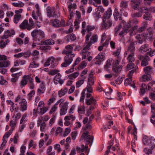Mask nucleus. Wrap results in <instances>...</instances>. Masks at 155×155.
<instances>
[{
  "label": "nucleus",
  "instance_id": "obj_1",
  "mask_svg": "<svg viewBox=\"0 0 155 155\" xmlns=\"http://www.w3.org/2000/svg\"><path fill=\"white\" fill-rule=\"evenodd\" d=\"M81 138L84 139V140L86 143V145L85 146L84 144H82L81 146V150L82 152L84 151H87L88 148L87 145L89 144L90 146L92 145L93 140V136L88 135V132L86 131L84 133L82 136Z\"/></svg>",
  "mask_w": 155,
  "mask_h": 155
},
{
  "label": "nucleus",
  "instance_id": "obj_2",
  "mask_svg": "<svg viewBox=\"0 0 155 155\" xmlns=\"http://www.w3.org/2000/svg\"><path fill=\"white\" fill-rule=\"evenodd\" d=\"M44 32L40 29H34L31 32L32 39L35 41H40L45 38Z\"/></svg>",
  "mask_w": 155,
  "mask_h": 155
},
{
  "label": "nucleus",
  "instance_id": "obj_3",
  "mask_svg": "<svg viewBox=\"0 0 155 155\" xmlns=\"http://www.w3.org/2000/svg\"><path fill=\"white\" fill-rule=\"evenodd\" d=\"M130 2L131 6L135 10H138L140 12L143 13L144 10H148V8L145 6L139 7L142 0H129Z\"/></svg>",
  "mask_w": 155,
  "mask_h": 155
},
{
  "label": "nucleus",
  "instance_id": "obj_4",
  "mask_svg": "<svg viewBox=\"0 0 155 155\" xmlns=\"http://www.w3.org/2000/svg\"><path fill=\"white\" fill-rule=\"evenodd\" d=\"M75 55L74 54H66L64 58V61L61 64V66L62 67H66L69 66L72 63Z\"/></svg>",
  "mask_w": 155,
  "mask_h": 155
},
{
  "label": "nucleus",
  "instance_id": "obj_5",
  "mask_svg": "<svg viewBox=\"0 0 155 155\" xmlns=\"http://www.w3.org/2000/svg\"><path fill=\"white\" fill-rule=\"evenodd\" d=\"M95 28V26L86 24V22L85 21H84L82 23L81 33L83 35H84L86 31L89 32V31L94 30Z\"/></svg>",
  "mask_w": 155,
  "mask_h": 155
},
{
  "label": "nucleus",
  "instance_id": "obj_6",
  "mask_svg": "<svg viewBox=\"0 0 155 155\" xmlns=\"http://www.w3.org/2000/svg\"><path fill=\"white\" fill-rule=\"evenodd\" d=\"M122 22L123 25L124 24H126V28H130L131 30V31H132L133 32L138 28L137 25H135L132 27H131L132 24H136L138 22V20L137 19H134L131 20H129L127 23L124 20H123Z\"/></svg>",
  "mask_w": 155,
  "mask_h": 155
},
{
  "label": "nucleus",
  "instance_id": "obj_7",
  "mask_svg": "<svg viewBox=\"0 0 155 155\" xmlns=\"http://www.w3.org/2000/svg\"><path fill=\"white\" fill-rule=\"evenodd\" d=\"M142 142L144 145L149 146V148H150L152 149L154 148L155 147L154 143L152 142L150 138L147 136H143Z\"/></svg>",
  "mask_w": 155,
  "mask_h": 155
},
{
  "label": "nucleus",
  "instance_id": "obj_8",
  "mask_svg": "<svg viewBox=\"0 0 155 155\" xmlns=\"http://www.w3.org/2000/svg\"><path fill=\"white\" fill-rule=\"evenodd\" d=\"M86 104L87 105L91 106L89 109L91 110L96 107L97 100L94 97H91L89 98H86Z\"/></svg>",
  "mask_w": 155,
  "mask_h": 155
},
{
  "label": "nucleus",
  "instance_id": "obj_9",
  "mask_svg": "<svg viewBox=\"0 0 155 155\" xmlns=\"http://www.w3.org/2000/svg\"><path fill=\"white\" fill-rule=\"evenodd\" d=\"M55 58L53 56L49 57L44 64V66L46 67L51 64L50 67L51 68H55L58 65V64L55 62Z\"/></svg>",
  "mask_w": 155,
  "mask_h": 155
},
{
  "label": "nucleus",
  "instance_id": "obj_10",
  "mask_svg": "<svg viewBox=\"0 0 155 155\" xmlns=\"http://www.w3.org/2000/svg\"><path fill=\"white\" fill-rule=\"evenodd\" d=\"M112 24V20L110 19L103 18V22L101 24V29H107L111 27Z\"/></svg>",
  "mask_w": 155,
  "mask_h": 155
},
{
  "label": "nucleus",
  "instance_id": "obj_11",
  "mask_svg": "<svg viewBox=\"0 0 155 155\" xmlns=\"http://www.w3.org/2000/svg\"><path fill=\"white\" fill-rule=\"evenodd\" d=\"M105 56V53L104 52H100L94 59L95 61V63L96 64H100L101 62L104 60Z\"/></svg>",
  "mask_w": 155,
  "mask_h": 155
},
{
  "label": "nucleus",
  "instance_id": "obj_12",
  "mask_svg": "<svg viewBox=\"0 0 155 155\" xmlns=\"http://www.w3.org/2000/svg\"><path fill=\"white\" fill-rule=\"evenodd\" d=\"M58 104H59L60 108H62L68 110V105L69 102L68 101H65V100L62 98L58 101Z\"/></svg>",
  "mask_w": 155,
  "mask_h": 155
},
{
  "label": "nucleus",
  "instance_id": "obj_13",
  "mask_svg": "<svg viewBox=\"0 0 155 155\" xmlns=\"http://www.w3.org/2000/svg\"><path fill=\"white\" fill-rule=\"evenodd\" d=\"M138 59L142 61L141 65L142 66H145L148 64V61L150 60L149 57L148 56H144L142 55H138Z\"/></svg>",
  "mask_w": 155,
  "mask_h": 155
},
{
  "label": "nucleus",
  "instance_id": "obj_14",
  "mask_svg": "<svg viewBox=\"0 0 155 155\" xmlns=\"http://www.w3.org/2000/svg\"><path fill=\"white\" fill-rule=\"evenodd\" d=\"M19 104L20 109L21 111L23 112L27 110V102L25 99H22L19 102Z\"/></svg>",
  "mask_w": 155,
  "mask_h": 155
},
{
  "label": "nucleus",
  "instance_id": "obj_15",
  "mask_svg": "<svg viewBox=\"0 0 155 155\" xmlns=\"http://www.w3.org/2000/svg\"><path fill=\"white\" fill-rule=\"evenodd\" d=\"M119 62L120 61L118 60H116L113 63V70L115 73H119L122 69V66L118 65Z\"/></svg>",
  "mask_w": 155,
  "mask_h": 155
},
{
  "label": "nucleus",
  "instance_id": "obj_16",
  "mask_svg": "<svg viewBox=\"0 0 155 155\" xmlns=\"http://www.w3.org/2000/svg\"><path fill=\"white\" fill-rule=\"evenodd\" d=\"M124 56L125 57L127 56V60L128 63H133L135 61L134 53H130L128 51H126L124 53Z\"/></svg>",
  "mask_w": 155,
  "mask_h": 155
},
{
  "label": "nucleus",
  "instance_id": "obj_17",
  "mask_svg": "<svg viewBox=\"0 0 155 155\" xmlns=\"http://www.w3.org/2000/svg\"><path fill=\"white\" fill-rule=\"evenodd\" d=\"M15 34V32L13 29L7 30L4 32V35L2 36V39H6L9 37Z\"/></svg>",
  "mask_w": 155,
  "mask_h": 155
},
{
  "label": "nucleus",
  "instance_id": "obj_18",
  "mask_svg": "<svg viewBox=\"0 0 155 155\" xmlns=\"http://www.w3.org/2000/svg\"><path fill=\"white\" fill-rule=\"evenodd\" d=\"M91 35V33H88L86 36V40L85 42V47L84 48L83 50L88 51L90 48V47L92 44L89 42V38Z\"/></svg>",
  "mask_w": 155,
  "mask_h": 155
},
{
  "label": "nucleus",
  "instance_id": "obj_19",
  "mask_svg": "<svg viewBox=\"0 0 155 155\" xmlns=\"http://www.w3.org/2000/svg\"><path fill=\"white\" fill-rule=\"evenodd\" d=\"M124 29L120 31L118 34L120 37H123L127 33L129 32L131 35L133 34V31L130 28H126V24L124 25Z\"/></svg>",
  "mask_w": 155,
  "mask_h": 155
},
{
  "label": "nucleus",
  "instance_id": "obj_20",
  "mask_svg": "<svg viewBox=\"0 0 155 155\" xmlns=\"http://www.w3.org/2000/svg\"><path fill=\"white\" fill-rule=\"evenodd\" d=\"M31 74L24 75L22 77V79L21 81L19 84L21 88H23L27 84L28 79L30 78Z\"/></svg>",
  "mask_w": 155,
  "mask_h": 155
},
{
  "label": "nucleus",
  "instance_id": "obj_21",
  "mask_svg": "<svg viewBox=\"0 0 155 155\" xmlns=\"http://www.w3.org/2000/svg\"><path fill=\"white\" fill-rule=\"evenodd\" d=\"M45 83L44 81H42L41 84L39 85V88L37 89L38 94L40 95L41 94L44 93L45 91Z\"/></svg>",
  "mask_w": 155,
  "mask_h": 155
},
{
  "label": "nucleus",
  "instance_id": "obj_22",
  "mask_svg": "<svg viewBox=\"0 0 155 155\" xmlns=\"http://www.w3.org/2000/svg\"><path fill=\"white\" fill-rule=\"evenodd\" d=\"M74 46V45L73 44L67 45L65 47V49L62 52L63 54H73L72 49Z\"/></svg>",
  "mask_w": 155,
  "mask_h": 155
},
{
  "label": "nucleus",
  "instance_id": "obj_23",
  "mask_svg": "<svg viewBox=\"0 0 155 155\" xmlns=\"http://www.w3.org/2000/svg\"><path fill=\"white\" fill-rule=\"evenodd\" d=\"M42 119H40L39 118L37 120V126L40 127V131L41 132L45 131L46 127V124L45 122L42 120Z\"/></svg>",
  "mask_w": 155,
  "mask_h": 155
},
{
  "label": "nucleus",
  "instance_id": "obj_24",
  "mask_svg": "<svg viewBox=\"0 0 155 155\" xmlns=\"http://www.w3.org/2000/svg\"><path fill=\"white\" fill-rule=\"evenodd\" d=\"M61 74L59 73H57L54 78V83L57 84L59 83L61 84H62L64 82V81L61 79Z\"/></svg>",
  "mask_w": 155,
  "mask_h": 155
},
{
  "label": "nucleus",
  "instance_id": "obj_25",
  "mask_svg": "<svg viewBox=\"0 0 155 155\" xmlns=\"http://www.w3.org/2000/svg\"><path fill=\"white\" fill-rule=\"evenodd\" d=\"M29 26L28 20L25 19L19 25V27L21 29H26L29 31L31 30Z\"/></svg>",
  "mask_w": 155,
  "mask_h": 155
},
{
  "label": "nucleus",
  "instance_id": "obj_26",
  "mask_svg": "<svg viewBox=\"0 0 155 155\" xmlns=\"http://www.w3.org/2000/svg\"><path fill=\"white\" fill-rule=\"evenodd\" d=\"M124 85L126 86L130 85V86L134 88H136L135 83L134 81H132V77H129L125 80Z\"/></svg>",
  "mask_w": 155,
  "mask_h": 155
},
{
  "label": "nucleus",
  "instance_id": "obj_27",
  "mask_svg": "<svg viewBox=\"0 0 155 155\" xmlns=\"http://www.w3.org/2000/svg\"><path fill=\"white\" fill-rule=\"evenodd\" d=\"M81 61L80 58H78L75 60L74 63L72 65V68L66 71V72L68 74L70 73L73 72L74 71V67L77 65Z\"/></svg>",
  "mask_w": 155,
  "mask_h": 155
},
{
  "label": "nucleus",
  "instance_id": "obj_28",
  "mask_svg": "<svg viewBox=\"0 0 155 155\" xmlns=\"http://www.w3.org/2000/svg\"><path fill=\"white\" fill-rule=\"evenodd\" d=\"M47 16L49 18L53 17L55 18L56 17V15L55 14L54 10L51 9L50 7H48L47 10Z\"/></svg>",
  "mask_w": 155,
  "mask_h": 155
},
{
  "label": "nucleus",
  "instance_id": "obj_29",
  "mask_svg": "<svg viewBox=\"0 0 155 155\" xmlns=\"http://www.w3.org/2000/svg\"><path fill=\"white\" fill-rule=\"evenodd\" d=\"M151 79L150 74H145L143 75L140 80L142 82L150 81Z\"/></svg>",
  "mask_w": 155,
  "mask_h": 155
},
{
  "label": "nucleus",
  "instance_id": "obj_30",
  "mask_svg": "<svg viewBox=\"0 0 155 155\" xmlns=\"http://www.w3.org/2000/svg\"><path fill=\"white\" fill-rule=\"evenodd\" d=\"M50 23L53 26L55 27H60L61 25L60 21L57 19L51 20Z\"/></svg>",
  "mask_w": 155,
  "mask_h": 155
},
{
  "label": "nucleus",
  "instance_id": "obj_31",
  "mask_svg": "<svg viewBox=\"0 0 155 155\" xmlns=\"http://www.w3.org/2000/svg\"><path fill=\"white\" fill-rule=\"evenodd\" d=\"M108 89L109 91H107L105 90H103L100 85H99L97 88V90L101 92L103 91L105 93L106 95L108 96L110 95L111 93L112 92V90L110 87H109Z\"/></svg>",
  "mask_w": 155,
  "mask_h": 155
},
{
  "label": "nucleus",
  "instance_id": "obj_32",
  "mask_svg": "<svg viewBox=\"0 0 155 155\" xmlns=\"http://www.w3.org/2000/svg\"><path fill=\"white\" fill-rule=\"evenodd\" d=\"M10 64V62L9 60H5L0 61V68H6Z\"/></svg>",
  "mask_w": 155,
  "mask_h": 155
},
{
  "label": "nucleus",
  "instance_id": "obj_33",
  "mask_svg": "<svg viewBox=\"0 0 155 155\" xmlns=\"http://www.w3.org/2000/svg\"><path fill=\"white\" fill-rule=\"evenodd\" d=\"M28 81L29 88L31 89H33L34 88L35 85L34 84L33 77L31 75L30 78L28 79Z\"/></svg>",
  "mask_w": 155,
  "mask_h": 155
},
{
  "label": "nucleus",
  "instance_id": "obj_34",
  "mask_svg": "<svg viewBox=\"0 0 155 155\" xmlns=\"http://www.w3.org/2000/svg\"><path fill=\"white\" fill-rule=\"evenodd\" d=\"M68 89L67 88L61 89L58 92V95L59 97H61L64 95L68 92Z\"/></svg>",
  "mask_w": 155,
  "mask_h": 155
},
{
  "label": "nucleus",
  "instance_id": "obj_35",
  "mask_svg": "<svg viewBox=\"0 0 155 155\" xmlns=\"http://www.w3.org/2000/svg\"><path fill=\"white\" fill-rule=\"evenodd\" d=\"M112 15V11L110 9H108L104 14L103 18L109 19Z\"/></svg>",
  "mask_w": 155,
  "mask_h": 155
},
{
  "label": "nucleus",
  "instance_id": "obj_36",
  "mask_svg": "<svg viewBox=\"0 0 155 155\" xmlns=\"http://www.w3.org/2000/svg\"><path fill=\"white\" fill-rule=\"evenodd\" d=\"M36 13L37 15H36L35 12L33 11L32 12V16L34 19L37 20L38 19V17L40 16L41 15L40 9L37 10Z\"/></svg>",
  "mask_w": 155,
  "mask_h": 155
},
{
  "label": "nucleus",
  "instance_id": "obj_37",
  "mask_svg": "<svg viewBox=\"0 0 155 155\" xmlns=\"http://www.w3.org/2000/svg\"><path fill=\"white\" fill-rule=\"evenodd\" d=\"M66 38L68 42L74 41L76 38L75 35L73 34L67 35L66 36Z\"/></svg>",
  "mask_w": 155,
  "mask_h": 155
},
{
  "label": "nucleus",
  "instance_id": "obj_38",
  "mask_svg": "<svg viewBox=\"0 0 155 155\" xmlns=\"http://www.w3.org/2000/svg\"><path fill=\"white\" fill-rule=\"evenodd\" d=\"M113 15L116 21H117L118 20H122V15L119 14L117 10L115 11L113 14Z\"/></svg>",
  "mask_w": 155,
  "mask_h": 155
},
{
  "label": "nucleus",
  "instance_id": "obj_39",
  "mask_svg": "<svg viewBox=\"0 0 155 155\" xmlns=\"http://www.w3.org/2000/svg\"><path fill=\"white\" fill-rule=\"evenodd\" d=\"M81 54L82 56V59H85L90 54V52L87 51L82 50L81 52Z\"/></svg>",
  "mask_w": 155,
  "mask_h": 155
},
{
  "label": "nucleus",
  "instance_id": "obj_40",
  "mask_svg": "<svg viewBox=\"0 0 155 155\" xmlns=\"http://www.w3.org/2000/svg\"><path fill=\"white\" fill-rule=\"evenodd\" d=\"M148 50V45L147 44L143 45L139 49L140 51L142 53L146 52Z\"/></svg>",
  "mask_w": 155,
  "mask_h": 155
},
{
  "label": "nucleus",
  "instance_id": "obj_41",
  "mask_svg": "<svg viewBox=\"0 0 155 155\" xmlns=\"http://www.w3.org/2000/svg\"><path fill=\"white\" fill-rule=\"evenodd\" d=\"M143 71L146 74H150L153 73V68L150 66H147L144 68Z\"/></svg>",
  "mask_w": 155,
  "mask_h": 155
},
{
  "label": "nucleus",
  "instance_id": "obj_42",
  "mask_svg": "<svg viewBox=\"0 0 155 155\" xmlns=\"http://www.w3.org/2000/svg\"><path fill=\"white\" fill-rule=\"evenodd\" d=\"M77 7L76 4L75 3H71L70 5H69L68 7V9L71 13L70 15H72L73 14L72 11H71V9H75Z\"/></svg>",
  "mask_w": 155,
  "mask_h": 155
},
{
  "label": "nucleus",
  "instance_id": "obj_43",
  "mask_svg": "<svg viewBox=\"0 0 155 155\" xmlns=\"http://www.w3.org/2000/svg\"><path fill=\"white\" fill-rule=\"evenodd\" d=\"M143 18L146 20L151 21L152 19V16L151 13L149 12H146L143 15Z\"/></svg>",
  "mask_w": 155,
  "mask_h": 155
},
{
  "label": "nucleus",
  "instance_id": "obj_44",
  "mask_svg": "<svg viewBox=\"0 0 155 155\" xmlns=\"http://www.w3.org/2000/svg\"><path fill=\"white\" fill-rule=\"evenodd\" d=\"M114 144V140H111L109 142V146L107 147V150L105 152L104 155H108L110 152V150L111 146Z\"/></svg>",
  "mask_w": 155,
  "mask_h": 155
},
{
  "label": "nucleus",
  "instance_id": "obj_45",
  "mask_svg": "<svg viewBox=\"0 0 155 155\" xmlns=\"http://www.w3.org/2000/svg\"><path fill=\"white\" fill-rule=\"evenodd\" d=\"M17 124V120H11L10 121L9 126L11 127L10 130H12L13 131L15 129L16 125Z\"/></svg>",
  "mask_w": 155,
  "mask_h": 155
},
{
  "label": "nucleus",
  "instance_id": "obj_46",
  "mask_svg": "<svg viewBox=\"0 0 155 155\" xmlns=\"http://www.w3.org/2000/svg\"><path fill=\"white\" fill-rule=\"evenodd\" d=\"M126 94L125 93L122 92L121 93L119 92H118L117 93V99L118 100L121 101L123 100V96H125Z\"/></svg>",
  "mask_w": 155,
  "mask_h": 155
},
{
  "label": "nucleus",
  "instance_id": "obj_47",
  "mask_svg": "<svg viewBox=\"0 0 155 155\" xmlns=\"http://www.w3.org/2000/svg\"><path fill=\"white\" fill-rule=\"evenodd\" d=\"M25 62L26 61L24 60H17L15 61L14 65L15 66H17L20 65H22L25 64Z\"/></svg>",
  "mask_w": 155,
  "mask_h": 155
},
{
  "label": "nucleus",
  "instance_id": "obj_48",
  "mask_svg": "<svg viewBox=\"0 0 155 155\" xmlns=\"http://www.w3.org/2000/svg\"><path fill=\"white\" fill-rule=\"evenodd\" d=\"M97 35H93L91 38L89 42L92 44L97 42Z\"/></svg>",
  "mask_w": 155,
  "mask_h": 155
},
{
  "label": "nucleus",
  "instance_id": "obj_49",
  "mask_svg": "<svg viewBox=\"0 0 155 155\" xmlns=\"http://www.w3.org/2000/svg\"><path fill=\"white\" fill-rule=\"evenodd\" d=\"M78 72H76L73 73L68 76V78L71 80H73L76 78L79 75Z\"/></svg>",
  "mask_w": 155,
  "mask_h": 155
},
{
  "label": "nucleus",
  "instance_id": "obj_50",
  "mask_svg": "<svg viewBox=\"0 0 155 155\" xmlns=\"http://www.w3.org/2000/svg\"><path fill=\"white\" fill-rule=\"evenodd\" d=\"M135 47L133 44L131 43L129 46L127 51H128L129 53H134Z\"/></svg>",
  "mask_w": 155,
  "mask_h": 155
},
{
  "label": "nucleus",
  "instance_id": "obj_51",
  "mask_svg": "<svg viewBox=\"0 0 155 155\" xmlns=\"http://www.w3.org/2000/svg\"><path fill=\"white\" fill-rule=\"evenodd\" d=\"M38 113L40 114L43 115L47 111L48 109L45 107H41L40 109L38 108Z\"/></svg>",
  "mask_w": 155,
  "mask_h": 155
},
{
  "label": "nucleus",
  "instance_id": "obj_52",
  "mask_svg": "<svg viewBox=\"0 0 155 155\" xmlns=\"http://www.w3.org/2000/svg\"><path fill=\"white\" fill-rule=\"evenodd\" d=\"M21 15H15L14 16L13 21L14 23L17 24L21 18Z\"/></svg>",
  "mask_w": 155,
  "mask_h": 155
},
{
  "label": "nucleus",
  "instance_id": "obj_53",
  "mask_svg": "<svg viewBox=\"0 0 155 155\" xmlns=\"http://www.w3.org/2000/svg\"><path fill=\"white\" fill-rule=\"evenodd\" d=\"M147 87L145 84H143L142 85L141 88L140 89V93L141 95L144 94L146 90Z\"/></svg>",
  "mask_w": 155,
  "mask_h": 155
},
{
  "label": "nucleus",
  "instance_id": "obj_54",
  "mask_svg": "<svg viewBox=\"0 0 155 155\" xmlns=\"http://www.w3.org/2000/svg\"><path fill=\"white\" fill-rule=\"evenodd\" d=\"M78 111L79 114H84L85 112V107L84 106H80L78 107Z\"/></svg>",
  "mask_w": 155,
  "mask_h": 155
},
{
  "label": "nucleus",
  "instance_id": "obj_55",
  "mask_svg": "<svg viewBox=\"0 0 155 155\" xmlns=\"http://www.w3.org/2000/svg\"><path fill=\"white\" fill-rule=\"evenodd\" d=\"M54 43V41L51 39H48L44 42V44L47 45H52Z\"/></svg>",
  "mask_w": 155,
  "mask_h": 155
},
{
  "label": "nucleus",
  "instance_id": "obj_56",
  "mask_svg": "<svg viewBox=\"0 0 155 155\" xmlns=\"http://www.w3.org/2000/svg\"><path fill=\"white\" fill-rule=\"evenodd\" d=\"M28 25L29 27L31 30L35 27V23L31 18H30L29 20Z\"/></svg>",
  "mask_w": 155,
  "mask_h": 155
},
{
  "label": "nucleus",
  "instance_id": "obj_57",
  "mask_svg": "<svg viewBox=\"0 0 155 155\" xmlns=\"http://www.w3.org/2000/svg\"><path fill=\"white\" fill-rule=\"evenodd\" d=\"M9 42V41L8 39L6 40L5 41L2 40L0 41V48H2L5 47L7 44Z\"/></svg>",
  "mask_w": 155,
  "mask_h": 155
},
{
  "label": "nucleus",
  "instance_id": "obj_58",
  "mask_svg": "<svg viewBox=\"0 0 155 155\" xmlns=\"http://www.w3.org/2000/svg\"><path fill=\"white\" fill-rule=\"evenodd\" d=\"M58 105L57 101L51 108L49 112L50 114H52L57 110L58 108V107L57 106Z\"/></svg>",
  "mask_w": 155,
  "mask_h": 155
},
{
  "label": "nucleus",
  "instance_id": "obj_59",
  "mask_svg": "<svg viewBox=\"0 0 155 155\" xmlns=\"http://www.w3.org/2000/svg\"><path fill=\"white\" fill-rule=\"evenodd\" d=\"M120 6L122 8H125L128 6V1H122L120 3Z\"/></svg>",
  "mask_w": 155,
  "mask_h": 155
},
{
  "label": "nucleus",
  "instance_id": "obj_60",
  "mask_svg": "<svg viewBox=\"0 0 155 155\" xmlns=\"http://www.w3.org/2000/svg\"><path fill=\"white\" fill-rule=\"evenodd\" d=\"M87 65L86 62L84 61L82 62L78 67L77 70H80L82 69L86 66Z\"/></svg>",
  "mask_w": 155,
  "mask_h": 155
},
{
  "label": "nucleus",
  "instance_id": "obj_61",
  "mask_svg": "<svg viewBox=\"0 0 155 155\" xmlns=\"http://www.w3.org/2000/svg\"><path fill=\"white\" fill-rule=\"evenodd\" d=\"M13 131H12V130H9L8 131L5 133L3 137V138L4 139H8L10 136V135L12 134Z\"/></svg>",
  "mask_w": 155,
  "mask_h": 155
},
{
  "label": "nucleus",
  "instance_id": "obj_62",
  "mask_svg": "<svg viewBox=\"0 0 155 155\" xmlns=\"http://www.w3.org/2000/svg\"><path fill=\"white\" fill-rule=\"evenodd\" d=\"M75 119V117L72 115H69L66 116L64 118V120H71L72 121L74 120Z\"/></svg>",
  "mask_w": 155,
  "mask_h": 155
},
{
  "label": "nucleus",
  "instance_id": "obj_63",
  "mask_svg": "<svg viewBox=\"0 0 155 155\" xmlns=\"http://www.w3.org/2000/svg\"><path fill=\"white\" fill-rule=\"evenodd\" d=\"M27 116V114L25 113L23 115L20 122V124H25L27 120H26L25 118Z\"/></svg>",
  "mask_w": 155,
  "mask_h": 155
},
{
  "label": "nucleus",
  "instance_id": "obj_64",
  "mask_svg": "<svg viewBox=\"0 0 155 155\" xmlns=\"http://www.w3.org/2000/svg\"><path fill=\"white\" fill-rule=\"evenodd\" d=\"M88 84L89 85H92L94 84V79L92 77L90 76L88 79Z\"/></svg>",
  "mask_w": 155,
  "mask_h": 155
}]
</instances>
